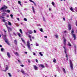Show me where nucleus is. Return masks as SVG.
Masks as SVG:
<instances>
[{
    "label": "nucleus",
    "mask_w": 77,
    "mask_h": 77,
    "mask_svg": "<svg viewBox=\"0 0 77 77\" xmlns=\"http://www.w3.org/2000/svg\"><path fill=\"white\" fill-rule=\"evenodd\" d=\"M8 32H10H10H11V31L12 32V28H11V27H9L8 28Z\"/></svg>",
    "instance_id": "39448f33"
},
{
    "label": "nucleus",
    "mask_w": 77,
    "mask_h": 77,
    "mask_svg": "<svg viewBox=\"0 0 77 77\" xmlns=\"http://www.w3.org/2000/svg\"><path fill=\"white\" fill-rule=\"evenodd\" d=\"M1 18H2V19H4V18H5V17H2V16H1Z\"/></svg>",
    "instance_id": "79ce46f5"
},
{
    "label": "nucleus",
    "mask_w": 77,
    "mask_h": 77,
    "mask_svg": "<svg viewBox=\"0 0 77 77\" xmlns=\"http://www.w3.org/2000/svg\"><path fill=\"white\" fill-rule=\"evenodd\" d=\"M33 66H34V69H35V70H37V69H38V67H37L36 66V65Z\"/></svg>",
    "instance_id": "1a4fd4ad"
},
{
    "label": "nucleus",
    "mask_w": 77,
    "mask_h": 77,
    "mask_svg": "<svg viewBox=\"0 0 77 77\" xmlns=\"http://www.w3.org/2000/svg\"><path fill=\"white\" fill-rule=\"evenodd\" d=\"M45 38H47V36H45Z\"/></svg>",
    "instance_id": "052dcab7"
},
{
    "label": "nucleus",
    "mask_w": 77,
    "mask_h": 77,
    "mask_svg": "<svg viewBox=\"0 0 77 77\" xmlns=\"http://www.w3.org/2000/svg\"><path fill=\"white\" fill-rule=\"evenodd\" d=\"M74 47L75 48V49H77L76 47V45H75L74 44Z\"/></svg>",
    "instance_id": "a19ab883"
},
{
    "label": "nucleus",
    "mask_w": 77,
    "mask_h": 77,
    "mask_svg": "<svg viewBox=\"0 0 77 77\" xmlns=\"http://www.w3.org/2000/svg\"><path fill=\"white\" fill-rule=\"evenodd\" d=\"M32 10L33 11V12L34 13H35V9H34L33 6L32 7Z\"/></svg>",
    "instance_id": "6ab92c4d"
},
{
    "label": "nucleus",
    "mask_w": 77,
    "mask_h": 77,
    "mask_svg": "<svg viewBox=\"0 0 77 77\" xmlns=\"http://www.w3.org/2000/svg\"><path fill=\"white\" fill-rule=\"evenodd\" d=\"M43 21H45V18L44 17H43Z\"/></svg>",
    "instance_id": "49530a36"
},
{
    "label": "nucleus",
    "mask_w": 77,
    "mask_h": 77,
    "mask_svg": "<svg viewBox=\"0 0 77 77\" xmlns=\"http://www.w3.org/2000/svg\"><path fill=\"white\" fill-rule=\"evenodd\" d=\"M40 30L42 32H43V29L42 28L40 29Z\"/></svg>",
    "instance_id": "7c9ffc66"
},
{
    "label": "nucleus",
    "mask_w": 77,
    "mask_h": 77,
    "mask_svg": "<svg viewBox=\"0 0 77 77\" xmlns=\"http://www.w3.org/2000/svg\"><path fill=\"white\" fill-rule=\"evenodd\" d=\"M8 74L9 77H12V75H11V73H8Z\"/></svg>",
    "instance_id": "c756f323"
},
{
    "label": "nucleus",
    "mask_w": 77,
    "mask_h": 77,
    "mask_svg": "<svg viewBox=\"0 0 77 77\" xmlns=\"http://www.w3.org/2000/svg\"><path fill=\"white\" fill-rule=\"evenodd\" d=\"M2 21L3 22H4V23H5V22L6 21V20H5V19H3L2 20Z\"/></svg>",
    "instance_id": "58836bf2"
},
{
    "label": "nucleus",
    "mask_w": 77,
    "mask_h": 77,
    "mask_svg": "<svg viewBox=\"0 0 77 77\" xmlns=\"http://www.w3.org/2000/svg\"><path fill=\"white\" fill-rule=\"evenodd\" d=\"M70 9L72 11H73V8H72V7L70 8Z\"/></svg>",
    "instance_id": "72a5a7b5"
},
{
    "label": "nucleus",
    "mask_w": 77,
    "mask_h": 77,
    "mask_svg": "<svg viewBox=\"0 0 77 77\" xmlns=\"http://www.w3.org/2000/svg\"><path fill=\"white\" fill-rule=\"evenodd\" d=\"M7 12V11L6 10H5L4 11H3V12Z\"/></svg>",
    "instance_id": "6e6d98bb"
},
{
    "label": "nucleus",
    "mask_w": 77,
    "mask_h": 77,
    "mask_svg": "<svg viewBox=\"0 0 77 77\" xmlns=\"http://www.w3.org/2000/svg\"><path fill=\"white\" fill-rule=\"evenodd\" d=\"M33 3L34 4V5H35V6H36V3H34V2Z\"/></svg>",
    "instance_id": "bf43d9fd"
},
{
    "label": "nucleus",
    "mask_w": 77,
    "mask_h": 77,
    "mask_svg": "<svg viewBox=\"0 0 77 77\" xmlns=\"http://www.w3.org/2000/svg\"><path fill=\"white\" fill-rule=\"evenodd\" d=\"M18 61L19 62V63H20L21 62V61L19 60H18Z\"/></svg>",
    "instance_id": "603ef678"
},
{
    "label": "nucleus",
    "mask_w": 77,
    "mask_h": 77,
    "mask_svg": "<svg viewBox=\"0 0 77 77\" xmlns=\"http://www.w3.org/2000/svg\"><path fill=\"white\" fill-rule=\"evenodd\" d=\"M65 54H66V57L67 58L66 60H68V55H67V53H66Z\"/></svg>",
    "instance_id": "f3484780"
},
{
    "label": "nucleus",
    "mask_w": 77,
    "mask_h": 77,
    "mask_svg": "<svg viewBox=\"0 0 77 77\" xmlns=\"http://www.w3.org/2000/svg\"><path fill=\"white\" fill-rule=\"evenodd\" d=\"M3 31H4V33H6V32H7V31H5V29H4L3 30Z\"/></svg>",
    "instance_id": "f704fd0d"
},
{
    "label": "nucleus",
    "mask_w": 77,
    "mask_h": 77,
    "mask_svg": "<svg viewBox=\"0 0 77 77\" xmlns=\"http://www.w3.org/2000/svg\"><path fill=\"white\" fill-rule=\"evenodd\" d=\"M33 55H34V56H35V55H36V54L35 52H33Z\"/></svg>",
    "instance_id": "de8ad7c7"
},
{
    "label": "nucleus",
    "mask_w": 77,
    "mask_h": 77,
    "mask_svg": "<svg viewBox=\"0 0 77 77\" xmlns=\"http://www.w3.org/2000/svg\"><path fill=\"white\" fill-rule=\"evenodd\" d=\"M55 36L57 38H58V35H55Z\"/></svg>",
    "instance_id": "c03bdc74"
},
{
    "label": "nucleus",
    "mask_w": 77,
    "mask_h": 77,
    "mask_svg": "<svg viewBox=\"0 0 77 77\" xmlns=\"http://www.w3.org/2000/svg\"><path fill=\"white\" fill-rule=\"evenodd\" d=\"M18 3H19V5H20V6H22V5H21V1H19L18 2Z\"/></svg>",
    "instance_id": "5701e85b"
},
{
    "label": "nucleus",
    "mask_w": 77,
    "mask_h": 77,
    "mask_svg": "<svg viewBox=\"0 0 77 77\" xmlns=\"http://www.w3.org/2000/svg\"><path fill=\"white\" fill-rule=\"evenodd\" d=\"M53 61V62H54V63H55V62H56V59L55 58H54V59Z\"/></svg>",
    "instance_id": "cd10ccee"
},
{
    "label": "nucleus",
    "mask_w": 77,
    "mask_h": 77,
    "mask_svg": "<svg viewBox=\"0 0 77 77\" xmlns=\"http://www.w3.org/2000/svg\"><path fill=\"white\" fill-rule=\"evenodd\" d=\"M8 9V7H7V6H6L5 5H4L3 6V7L1 8L0 10H3L4 9Z\"/></svg>",
    "instance_id": "f03ea898"
},
{
    "label": "nucleus",
    "mask_w": 77,
    "mask_h": 77,
    "mask_svg": "<svg viewBox=\"0 0 77 77\" xmlns=\"http://www.w3.org/2000/svg\"><path fill=\"white\" fill-rule=\"evenodd\" d=\"M27 46L29 49H30V42L29 41L27 42Z\"/></svg>",
    "instance_id": "7ed1b4c3"
},
{
    "label": "nucleus",
    "mask_w": 77,
    "mask_h": 77,
    "mask_svg": "<svg viewBox=\"0 0 77 77\" xmlns=\"http://www.w3.org/2000/svg\"><path fill=\"white\" fill-rule=\"evenodd\" d=\"M70 65L72 70H73V64H72V61L71 60H70Z\"/></svg>",
    "instance_id": "f257e3e1"
},
{
    "label": "nucleus",
    "mask_w": 77,
    "mask_h": 77,
    "mask_svg": "<svg viewBox=\"0 0 77 77\" xmlns=\"http://www.w3.org/2000/svg\"><path fill=\"white\" fill-rule=\"evenodd\" d=\"M29 34H32L33 33V32L32 30H30L29 32Z\"/></svg>",
    "instance_id": "dca6fc26"
},
{
    "label": "nucleus",
    "mask_w": 77,
    "mask_h": 77,
    "mask_svg": "<svg viewBox=\"0 0 77 77\" xmlns=\"http://www.w3.org/2000/svg\"><path fill=\"white\" fill-rule=\"evenodd\" d=\"M17 20H18L19 21H20V18H17Z\"/></svg>",
    "instance_id": "4d7b16f0"
},
{
    "label": "nucleus",
    "mask_w": 77,
    "mask_h": 77,
    "mask_svg": "<svg viewBox=\"0 0 77 77\" xmlns=\"http://www.w3.org/2000/svg\"><path fill=\"white\" fill-rule=\"evenodd\" d=\"M8 67H6V70H4V71H5V72H6V71H7V70H8Z\"/></svg>",
    "instance_id": "bb28decb"
},
{
    "label": "nucleus",
    "mask_w": 77,
    "mask_h": 77,
    "mask_svg": "<svg viewBox=\"0 0 77 77\" xmlns=\"http://www.w3.org/2000/svg\"><path fill=\"white\" fill-rule=\"evenodd\" d=\"M0 47H1V48L2 47V46L1 45H0Z\"/></svg>",
    "instance_id": "338daca9"
},
{
    "label": "nucleus",
    "mask_w": 77,
    "mask_h": 77,
    "mask_svg": "<svg viewBox=\"0 0 77 77\" xmlns=\"http://www.w3.org/2000/svg\"><path fill=\"white\" fill-rule=\"evenodd\" d=\"M39 54L40 56H43V54H42V52H39Z\"/></svg>",
    "instance_id": "412c9836"
},
{
    "label": "nucleus",
    "mask_w": 77,
    "mask_h": 77,
    "mask_svg": "<svg viewBox=\"0 0 77 77\" xmlns=\"http://www.w3.org/2000/svg\"><path fill=\"white\" fill-rule=\"evenodd\" d=\"M36 46H39V44L38 43H36Z\"/></svg>",
    "instance_id": "8fccbe9b"
},
{
    "label": "nucleus",
    "mask_w": 77,
    "mask_h": 77,
    "mask_svg": "<svg viewBox=\"0 0 77 77\" xmlns=\"http://www.w3.org/2000/svg\"><path fill=\"white\" fill-rule=\"evenodd\" d=\"M40 66H41V67L43 68H44L45 67L44 66V65L42 64H41L39 65V67H40Z\"/></svg>",
    "instance_id": "9d476101"
},
{
    "label": "nucleus",
    "mask_w": 77,
    "mask_h": 77,
    "mask_svg": "<svg viewBox=\"0 0 77 77\" xmlns=\"http://www.w3.org/2000/svg\"><path fill=\"white\" fill-rule=\"evenodd\" d=\"M28 36H29V38H31V37L30 35H28Z\"/></svg>",
    "instance_id": "37998d69"
},
{
    "label": "nucleus",
    "mask_w": 77,
    "mask_h": 77,
    "mask_svg": "<svg viewBox=\"0 0 77 77\" xmlns=\"http://www.w3.org/2000/svg\"><path fill=\"white\" fill-rule=\"evenodd\" d=\"M8 25L9 26H11L12 25V23L10 22L9 21H8Z\"/></svg>",
    "instance_id": "4be33fe9"
},
{
    "label": "nucleus",
    "mask_w": 77,
    "mask_h": 77,
    "mask_svg": "<svg viewBox=\"0 0 77 77\" xmlns=\"http://www.w3.org/2000/svg\"><path fill=\"white\" fill-rule=\"evenodd\" d=\"M7 56H8V57L9 58H10V57H11V55H10V54H9V53L7 52Z\"/></svg>",
    "instance_id": "9b49d317"
},
{
    "label": "nucleus",
    "mask_w": 77,
    "mask_h": 77,
    "mask_svg": "<svg viewBox=\"0 0 77 77\" xmlns=\"http://www.w3.org/2000/svg\"><path fill=\"white\" fill-rule=\"evenodd\" d=\"M5 42L6 43H7V44L8 45H10V43H9V42L8 41V40L7 39L5 40Z\"/></svg>",
    "instance_id": "20e7f679"
},
{
    "label": "nucleus",
    "mask_w": 77,
    "mask_h": 77,
    "mask_svg": "<svg viewBox=\"0 0 77 77\" xmlns=\"http://www.w3.org/2000/svg\"><path fill=\"white\" fill-rule=\"evenodd\" d=\"M10 17H13V15L12 14H10Z\"/></svg>",
    "instance_id": "09e8293b"
},
{
    "label": "nucleus",
    "mask_w": 77,
    "mask_h": 77,
    "mask_svg": "<svg viewBox=\"0 0 77 77\" xmlns=\"http://www.w3.org/2000/svg\"><path fill=\"white\" fill-rule=\"evenodd\" d=\"M52 5H53V6H54L55 4L54 2H52Z\"/></svg>",
    "instance_id": "c9c22d12"
},
{
    "label": "nucleus",
    "mask_w": 77,
    "mask_h": 77,
    "mask_svg": "<svg viewBox=\"0 0 77 77\" xmlns=\"http://www.w3.org/2000/svg\"><path fill=\"white\" fill-rule=\"evenodd\" d=\"M14 54L16 55V56H19V54H18V52H16Z\"/></svg>",
    "instance_id": "4468645a"
},
{
    "label": "nucleus",
    "mask_w": 77,
    "mask_h": 77,
    "mask_svg": "<svg viewBox=\"0 0 77 77\" xmlns=\"http://www.w3.org/2000/svg\"><path fill=\"white\" fill-rule=\"evenodd\" d=\"M64 44V45H66V40L65 38H64L63 40Z\"/></svg>",
    "instance_id": "6e6552de"
},
{
    "label": "nucleus",
    "mask_w": 77,
    "mask_h": 77,
    "mask_svg": "<svg viewBox=\"0 0 77 77\" xmlns=\"http://www.w3.org/2000/svg\"><path fill=\"white\" fill-rule=\"evenodd\" d=\"M35 61L36 62L38 63V60H37V59H35Z\"/></svg>",
    "instance_id": "13d9d810"
},
{
    "label": "nucleus",
    "mask_w": 77,
    "mask_h": 77,
    "mask_svg": "<svg viewBox=\"0 0 77 77\" xmlns=\"http://www.w3.org/2000/svg\"><path fill=\"white\" fill-rule=\"evenodd\" d=\"M6 13H2V16H4V17H5L6 16Z\"/></svg>",
    "instance_id": "aec40b11"
},
{
    "label": "nucleus",
    "mask_w": 77,
    "mask_h": 77,
    "mask_svg": "<svg viewBox=\"0 0 77 77\" xmlns=\"http://www.w3.org/2000/svg\"><path fill=\"white\" fill-rule=\"evenodd\" d=\"M29 1H30L31 2H32V3H34V2L32 1V0H29Z\"/></svg>",
    "instance_id": "a18cd8bd"
},
{
    "label": "nucleus",
    "mask_w": 77,
    "mask_h": 77,
    "mask_svg": "<svg viewBox=\"0 0 77 77\" xmlns=\"http://www.w3.org/2000/svg\"><path fill=\"white\" fill-rule=\"evenodd\" d=\"M63 70L64 73H65V74H66V71H65V68H63Z\"/></svg>",
    "instance_id": "a211bd4d"
},
{
    "label": "nucleus",
    "mask_w": 77,
    "mask_h": 77,
    "mask_svg": "<svg viewBox=\"0 0 77 77\" xmlns=\"http://www.w3.org/2000/svg\"><path fill=\"white\" fill-rule=\"evenodd\" d=\"M20 33L21 34H23V32L22 31V30H21V29H20Z\"/></svg>",
    "instance_id": "a878e982"
},
{
    "label": "nucleus",
    "mask_w": 77,
    "mask_h": 77,
    "mask_svg": "<svg viewBox=\"0 0 77 77\" xmlns=\"http://www.w3.org/2000/svg\"><path fill=\"white\" fill-rule=\"evenodd\" d=\"M68 27H69V30H71V25L70 24H69L68 25Z\"/></svg>",
    "instance_id": "423d86ee"
},
{
    "label": "nucleus",
    "mask_w": 77,
    "mask_h": 77,
    "mask_svg": "<svg viewBox=\"0 0 77 77\" xmlns=\"http://www.w3.org/2000/svg\"><path fill=\"white\" fill-rule=\"evenodd\" d=\"M22 41L24 43H25V41L23 39H22Z\"/></svg>",
    "instance_id": "4c0bfd02"
},
{
    "label": "nucleus",
    "mask_w": 77,
    "mask_h": 77,
    "mask_svg": "<svg viewBox=\"0 0 77 77\" xmlns=\"http://www.w3.org/2000/svg\"><path fill=\"white\" fill-rule=\"evenodd\" d=\"M66 31H64V33H66Z\"/></svg>",
    "instance_id": "69168bd1"
},
{
    "label": "nucleus",
    "mask_w": 77,
    "mask_h": 77,
    "mask_svg": "<svg viewBox=\"0 0 77 77\" xmlns=\"http://www.w3.org/2000/svg\"><path fill=\"white\" fill-rule=\"evenodd\" d=\"M18 35L19 37H21V34H20V33H18Z\"/></svg>",
    "instance_id": "473e14b6"
},
{
    "label": "nucleus",
    "mask_w": 77,
    "mask_h": 77,
    "mask_svg": "<svg viewBox=\"0 0 77 77\" xmlns=\"http://www.w3.org/2000/svg\"><path fill=\"white\" fill-rule=\"evenodd\" d=\"M63 48H64V52L65 53V54L67 53H66V49L65 48V46H63Z\"/></svg>",
    "instance_id": "2eb2a0df"
},
{
    "label": "nucleus",
    "mask_w": 77,
    "mask_h": 77,
    "mask_svg": "<svg viewBox=\"0 0 77 77\" xmlns=\"http://www.w3.org/2000/svg\"><path fill=\"white\" fill-rule=\"evenodd\" d=\"M5 25H6V27H7V29H8L9 27H8V25H6V24H5Z\"/></svg>",
    "instance_id": "ea45409f"
},
{
    "label": "nucleus",
    "mask_w": 77,
    "mask_h": 77,
    "mask_svg": "<svg viewBox=\"0 0 77 77\" xmlns=\"http://www.w3.org/2000/svg\"><path fill=\"white\" fill-rule=\"evenodd\" d=\"M24 21H27V19H26V18H24Z\"/></svg>",
    "instance_id": "e433bc0d"
},
{
    "label": "nucleus",
    "mask_w": 77,
    "mask_h": 77,
    "mask_svg": "<svg viewBox=\"0 0 77 77\" xmlns=\"http://www.w3.org/2000/svg\"><path fill=\"white\" fill-rule=\"evenodd\" d=\"M71 33L72 35H73L74 34V29H72V30Z\"/></svg>",
    "instance_id": "ddd939ff"
},
{
    "label": "nucleus",
    "mask_w": 77,
    "mask_h": 77,
    "mask_svg": "<svg viewBox=\"0 0 77 77\" xmlns=\"http://www.w3.org/2000/svg\"><path fill=\"white\" fill-rule=\"evenodd\" d=\"M28 62H29V63H30V60H28Z\"/></svg>",
    "instance_id": "864d4df0"
},
{
    "label": "nucleus",
    "mask_w": 77,
    "mask_h": 77,
    "mask_svg": "<svg viewBox=\"0 0 77 77\" xmlns=\"http://www.w3.org/2000/svg\"><path fill=\"white\" fill-rule=\"evenodd\" d=\"M72 35L73 38H74V40H75V39H76V35H75V34H74Z\"/></svg>",
    "instance_id": "0eeeda50"
},
{
    "label": "nucleus",
    "mask_w": 77,
    "mask_h": 77,
    "mask_svg": "<svg viewBox=\"0 0 77 77\" xmlns=\"http://www.w3.org/2000/svg\"><path fill=\"white\" fill-rule=\"evenodd\" d=\"M30 41H32V38H30Z\"/></svg>",
    "instance_id": "e2e57ef3"
},
{
    "label": "nucleus",
    "mask_w": 77,
    "mask_h": 77,
    "mask_svg": "<svg viewBox=\"0 0 77 77\" xmlns=\"http://www.w3.org/2000/svg\"><path fill=\"white\" fill-rule=\"evenodd\" d=\"M7 12L8 13H10V12H11V11H10V10H7Z\"/></svg>",
    "instance_id": "c85d7f7f"
},
{
    "label": "nucleus",
    "mask_w": 77,
    "mask_h": 77,
    "mask_svg": "<svg viewBox=\"0 0 77 77\" xmlns=\"http://www.w3.org/2000/svg\"><path fill=\"white\" fill-rule=\"evenodd\" d=\"M14 43L15 44H17V40H14Z\"/></svg>",
    "instance_id": "b1692460"
},
{
    "label": "nucleus",
    "mask_w": 77,
    "mask_h": 77,
    "mask_svg": "<svg viewBox=\"0 0 77 77\" xmlns=\"http://www.w3.org/2000/svg\"><path fill=\"white\" fill-rule=\"evenodd\" d=\"M34 33H36V31L35 30H34Z\"/></svg>",
    "instance_id": "3c124183"
},
{
    "label": "nucleus",
    "mask_w": 77,
    "mask_h": 77,
    "mask_svg": "<svg viewBox=\"0 0 77 77\" xmlns=\"http://www.w3.org/2000/svg\"><path fill=\"white\" fill-rule=\"evenodd\" d=\"M75 49V52H76V49Z\"/></svg>",
    "instance_id": "774afa93"
},
{
    "label": "nucleus",
    "mask_w": 77,
    "mask_h": 77,
    "mask_svg": "<svg viewBox=\"0 0 77 77\" xmlns=\"http://www.w3.org/2000/svg\"><path fill=\"white\" fill-rule=\"evenodd\" d=\"M63 20L64 21H65V18H63Z\"/></svg>",
    "instance_id": "0e129e2a"
},
{
    "label": "nucleus",
    "mask_w": 77,
    "mask_h": 77,
    "mask_svg": "<svg viewBox=\"0 0 77 77\" xmlns=\"http://www.w3.org/2000/svg\"><path fill=\"white\" fill-rule=\"evenodd\" d=\"M21 72H22L23 74H26V73H25V72L24 71V70H23L21 69Z\"/></svg>",
    "instance_id": "f8f14e48"
},
{
    "label": "nucleus",
    "mask_w": 77,
    "mask_h": 77,
    "mask_svg": "<svg viewBox=\"0 0 77 77\" xmlns=\"http://www.w3.org/2000/svg\"><path fill=\"white\" fill-rule=\"evenodd\" d=\"M1 51L2 52L4 50V48H1Z\"/></svg>",
    "instance_id": "2f4dec72"
},
{
    "label": "nucleus",
    "mask_w": 77,
    "mask_h": 77,
    "mask_svg": "<svg viewBox=\"0 0 77 77\" xmlns=\"http://www.w3.org/2000/svg\"><path fill=\"white\" fill-rule=\"evenodd\" d=\"M76 26H77V22L76 21L75 23Z\"/></svg>",
    "instance_id": "680f3d73"
},
{
    "label": "nucleus",
    "mask_w": 77,
    "mask_h": 77,
    "mask_svg": "<svg viewBox=\"0 0 77 77\" xmlns=\"http://www.w3.org/2000/svg\"><path fill=\"white\" fill-rule=\"evenodd\" d=\"M68 45L69 47H71L72 46L71 44L69 42L68 43Z\"/></svg>",
    "instance_id": "393cba45"
},
{
    "label": "nucleus",
    "mask_w": 77,
    "mask_h": 77,
    "mask_svg": "<svg viewBox=\"0 0 77 77\" xmlns=\"http://www.w3.org/2000/svg\"><path fill=\"white\" fill-rule=\"evenodd\" d=\"M20 66H22V67H23V66H24L23 65H20Z\"/></svg>",
    "instance_id": "5fc2aeb1"
}]
</instances>
